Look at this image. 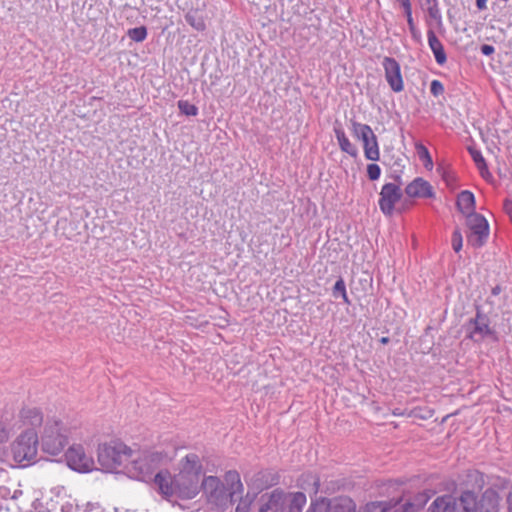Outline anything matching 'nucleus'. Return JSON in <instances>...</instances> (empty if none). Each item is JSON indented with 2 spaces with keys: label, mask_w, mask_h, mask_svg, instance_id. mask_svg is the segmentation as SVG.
<instances>
[{
  "label": "nucleus",
  "mask_w": 512,
  "mask_h": 512,
  "mask_svg": "<svg viewBox=\"0 0 512 512\" xmlns=\"http://www.w3.org/2000/svg\"><path fill=\"white\" fill-rule=\"evenodd\" d=\"M430 90L434 96H438L444 92V87L440 81L433 80L431 82Z\"/></svg>",
  "instance_id": "obj_37"
},
{
  "label": "nucleus",
  "mask_w": 512,
  "mask_h": 512,
  "mask_svg": "<svg viewBox=\"0 0 512 512\" xmlns=\"http://www.w3.org/2000/svg\"><path fill=\"white\" fill-rule=\"evenodd\" d=\"M494 51L495 49L492 45L484 44L481 46V52L486 56L493 54Z\"/></svg>",
  "instance_id": "obj_41"
},
{
  "label": "nucleus",
  "mask_w": 512,
  "mask_h": 512,
  "mask_svg": "<svg viewBox=\"0 0 512 512\" xmlns=\"http://www.w3.org/2000/svg\"><path fill=\"white\" fill-rule=\"evenodd\" d=\"M202 463L197 454L191 453L186 455L178 464V473L180 475L189 476L200 480L202 474Z\"/></svg>",
  "instance_id": "obj_14"
},
{
  "label": "nucleus",
  "mask_w": 512,
  "mask_h": 512,
  "mask_svg": "<svg viewBox=\"0 0 512 512\" xmlns=\"http://www.w3.org/2000/svg\"><path fill=\"white\" fill-rule=\"evenodd\" d=\"M264 476H265V473H263V472H259V473L257 474V478H256L254 481L256 482V481H258L260 478H263Z\"/></svg>",
  "instance_id": "obj_49"
},
{
  "label": "nucleus",
  "mask_w": 512,
  "mask_h": 512,
  "mask_svg": "<svg viewBox=\"0 0 512 512\" xmlns=\"http://www.w3.org/2000/svg\"><path fill=\"white\" fill-rule=\"evenodd\" d=\"M469 152H470V155L473 158L477 168L479 169L482 177L485 178L486 176L490 175L487 165H486V162H485L481 152L476 149H473V148H469Z\"/></svg>",
  "instance_id": "obj_27"
},
{
  "label": "nucleus",
  "mask_w": 512,
  "mask_h": 512,
  "mask_svg": "<svg viewBox=\"0 0 512 512\" xmlns=\"http://www.w3.org/2000/svg\"><path fill=\"white\" fill-rule=\"evenodd\" d=\"M504 211L510 216L512 220V200L507 199L504 201L503 205Z\"/></svg>",
  "instance_id": "obj_42"
},
{
  "label": "nucleus",
  "mask_w": 512,
  "mask_h": 512,
  "mask_svg": "<svg viewBox=\"0 0 512 512\" xmlns=\"http://www.w3.org/2000/svg\"><path fill=\"white\" fill-rule=\"evenodd\" d=\"M128 36L130 39L136 42H142L146 39L147 30L144 26L132 28L128 30Z\"/></svg>",
  "instance_id": "obj_29"
},
{
  "label": "nucleus",
  "mask_w": 512,
  "mask_h": 512,
  "mask_svg": "<svg viewBox=\"0 0 512 512\" xmlns=\"http://www.w3.org/2000/svg\"><path fill=\"white\" fill-rule=\"evenodd\" d=\"M335 135L343 152L353 157L357 156V148L349 141L342 129L335 128Z\"/></svg>",
  "instance_id": "obj_23"
},
{
  "label": "nucleus",
  "mask_w": 512,
  "mask_h": 512,
  "mask_svg": "<svg viewBox=\"0 0 512 512\" xmlns=\"http://www.w3.org/2000/svg\"><path fill=\"white\" fill-rule=\"evenodd\" d=\"M467 243L473 248L484 246L489 237V224L481 214H470L466 217Z\"/></svg>",
  "instance_id": "obj_7"
},
{
  "label": "nucleus",
  "mask_w": 512,
  "mask_h": 512,
  "mask_svg": "<svg viewBox=\"0 0 512 512\" xmlns=\"http://www.w3.org/2000/svg\"><path fill=\"white\" fill-rule=\"evenodd\" d=\"M239 499V503L236 507L235 512H249L250 502L247 499H243L242 495L240 497H236L235 501Z\"/></svg>",
  "instance_id": "obj_36"
},
{
  "label": "nucleus",
  "mask_w": 512,
  "mask_h": 512,
  "mask_svg": "<svg viewBox=\"0 0 512 512\" xmlns=\"http://www.w3.org/2000/svg\"><path fill=\"white\" fill-rule=\"evenodd\" d=\"M468 338L474 342H480L488 336L494 334V330L490 326V319L477 308L476 316L467 324Z\"/></svg>",
  "instance_id": "obj_9"
},
{
  "label": "nucleus",
  "mask_w": 512,
  "mask_h": 512,
  "mask_svg": "<svg viewBox=\"0 0 512 512\" xmlns=\"http://www.w3.org/2000/svg\"><path fill=\"white\" fill-rule=\"evenodd\" d=\"M307 512H326V507L324 504H312Z\"/></svg>",
  "instance_id": "obj_40"
},
{
  "label": "nucleus",
  "mask_w": 512,
  "mask_h": 512,
  "mask_svg": "<svg viewBox=\"0 0 512 512\" xmlns=\"http://www.w3.org/2000/svg\"><path fill=\"white\" fill-rule=\"evenodd\" d=\"M9 437L10 431L0 423V444L7 442Z\"/></svg>",
  "instance_id": "obj_39"
},
{
  "label": "nucleus",
  "mask_w": 512,
  "mask_h": 512,
  "mask_svg": "<svg viewBox=\"0 0 512 512\" xmlns=\"http://www.w3.org/2000/svg\"><path fill=\"white\" fill-rule=\"evenodd\" d=\"M334 512H356L355 504L349 498L341 499L339 504L334 506ZM364 512H387L386 505L382 502L367 504Z\"/></svg>",
  "instance_id": "obj_15"
},
{
  "label": "nucleus",
  "mask_w": 512,
  "mask_h": 512,
  "mask_svg": "<svg viewBox=\"0 0 512 512\" xmlns=\"http://www.w3.org/2000/svg\"><path fill=\"white\" fill-rule=\"evenodd\" d=\"M405 192L409 197L426 198L433 196L431 185L422 178H416L407 185Z\"/></svg>",
  "instance_id": "obj_16"
},
{
  "label": "nucleus",
  "mask_w": 512,
  "mask_h": 512,
  "mask_svg": "<svg viewBox=\"0 0 512 512\" xmlns=\"http://www.w3.org/2000/svg\"><path fill=\"white\" fill-rule=\"evenodd\" d=\"M402 192L398 185L386 183L380 192L379 207L385 215H392L395 204L401 199Z\"/></svg>",
  "instance_id": "obj_11"
},
{
  "label": "nucleus",
  "mask_w": 512,
  "mask_h": 512,
  "mask_svg": "<svg viewBox=\"0 0 512 512\" xmlns=\"http://www.w3.org/2000/svg\"><path fill=\"white\" fill-rule=\"evenodd\" d=\"M431 512H459L457 500L451 495H444L434 500Z\"/></svg>",
  "instance_id": "obj_18"
},
{
  "label": "nucleus",
  "mask_w": 512,
  "mask_h": 512,
  "mask_svg": "<svg viewBox=\"0 0 512 512\" xmlns=\"http://www.w3.org/2000/svg\"><path fill=\"white\" fill-rule=\"evenodd\" d=\"M405 15L407 17V23H408V26H409V30L412 34V37L416 40H419L420 39V32L416 29L415 25H414V22H413V18H412V10L411 11H408V12H405Z\"/></svg>",
  "instance_id": "obj_34"
},
{
  "label": "nucleus",
  "mask_w": 512,
  "mask_h": 512,
  "mask_svg": "<svg viewBox=\"0 0 512 512\" xmlns=\"http://www.w3.org/2000/svg\"><path fill=\"white\" fill-rule=\"evenodd\" d=\"M169 459L167 453L160 451H140L136 453L132 451V457L129 459L126 469L131 477L147 481L151 479L155 469Z\"/></svg>",
  "instance_id": "obj_3"
},
{
  "label": "nucleus",
  "mask_w": 512,
  "mask_h": 512,
  "mask_svg": "<svg viewBox=\"0 0 512 512\" xmlns=\"http://www.w3.org/2000/svg\"><path fill=\"white\" fill-rule=\"evenodd\" d=\"M418 154H419V156H420V158H421L422 160L427 161V164H425V166H426V167L428 166V164H429L430 166H432V160H431V157H430L429 152H428V150H427V148H426V147H424V146H422V145H421V146H419V148H418Z\"/></svg>",
  "instance_id": "obj_38"
},
{
  "label": "nucleus",
  "mask_w": 512,
  "mask_h": 512,
  "mask_svg": "<svg viewBox=\"0 0 512 512\" xmlns=\"http://www.w3.org/2000/svg\"><path fill=\"white\" fill-rule=\"evenodd\" d=\"M224 481L225 484L216 476H208L203 479L201 485L208 502L223 509L234 503L235 498L240 497L244 491L237 471L226 472Z\"/></svg>",
  "instance_id": "obj_1"
},
{
  "label": "nucleus",
  "mask_w": 512,
  "mask_h": 512,
  "mask_svg": "<svg viewBox=\"0 0 512 512\" xmlns=\"http://www.w3.org/2000/svg\"><path fill=\"white\" fill-rule=\"evenodd\" d=\"M22 416L29 420V424L32 426H38L42 423L43 418L40 411L36 408L27 409L22 411Z\"/></svg>",
  "instance_id": "obj_28"
},
{
  "label": "nucleus",
  "mask_w": 512,
  "mask_h": 512,
  "mask_svg": "<svg viewBox=\"0 0 512 512\" xmlns=\"http://www.w3.org/2000/svg\"><path fill=\"white\" fill-rule=\"evenodd\" d=\"M19 486L12 487L9 483L0 485V497L3 499H18L22 495V491L18 489Z\"/></svg>",
  "instance_id": "obj_26"
},
{
  "label": "nucleus",
  "mask_w": 512,
  "mask_h": 512,
  "mask_svg": "<svg viewBox=\"0 0 512 512\" xmlns=\"http://www.w3.org/2000/svg\"><path fill=\"white\" fill-rule=\"evenodd\" d=\"M354 134L363 142L365 157L372 161L379 159V147L377 138L370 126L361 123H353Z\"/></svg>",
  "instance_id": "obj_8"
},
{
  "label": "nucleus",
  "mask_w": 512,
  "mask_h": 512,
  "mask_svg": "<svg viewBox=\"0 0 512 512\" xmlns=\"http://www.w3.org/2000/svg\"><path fill=\"white\" fill-rule=\"evenodd\" d=\"M256 487H257V489H263L264 486L257 485Z\"/></svg>",
  "instance_id": "obj_50"
},
{
  "label": "nucleus",
  "mask_w": 512,
  "mask_h": 512,
  "mask_svg": "<svg viewBox=\"0 0 512 512\" xmlns=\"http://www.w3.org/2000/svg\"><path fill=\"white\" fill-rule=\"evenodd\" d=\"M177 105L180 112L186 116H196L198 113V108L188 101L179 100Z\"/></svg>",
  "instance_id": "obj_30"
},
{
  "label": "nucleus",
  "mask_w": 512,
  "mask_h": 512,
  "mask_svg": "<svg viewBox=\"0 0 512 512\" xmlns=\"http://www.w3.org/2000/svg\"><path fill=\"white\" fill-rule=\"evenodd\" d=\"M508 508H509V512H512V490L510 491L509 495H508Z\"/></svg>",
  "instance_id": "obj_46"
},
{
  "label": "nucleus",
  "mask_w": 512,
  "mask_h": 512,
  "mask_svg": "<svg viewBox=\"0 0 512 512\" xmlns=\"http://www.w3.org/2000/svg\"><path fill=\"white\" fill-rule=\"evenodd\" d=\"M428 36V44L430 49L432 50L435 60L439 65H443L446 60V53L444 51V47L438 37L436 36L435 32L433 30H428L427 32Z\"/></svg>",
  "instance_id": "obj_20"
},
{
  "label": "nucleus",
  "mask_w": 512,
  "mask_h": 512,
  "mask_svg": "<svg viewBox=\"0 0 512 512\" xmlns=\"http://www.w3.org/2000/svg\"><path fill=\"white\" fill-rule=\"evenodd\" d=\"M185 20L197 31H203L206 28L205 15L202 10H190L185 15Z\"/></svg>",
  "instance_id": "obj_22"
},
{
  "label": "nucleus",
  "mask_w": 512,
  "mask_h": 512,
  "mask_svg": "<svg viewBox=\"0 0 512 512\" xmlns=\"http://www.w3.org/2000/svg\"><path fill=\"white\" fill-rule=\"evenodd\" d=\"M333 295H334V297H338L340 295V296H342L343 300L346 303H349L348 297L346 294L345 283L342 278H340L339 280L336 281L334 288H333Z\"/></svg>",
  "instance_id": "obj_32"
},
{
  "label": "nucleus",
  "mask_w": 512,
  "mask_h": 512,
  "mask_svg": "<svg viewBox=\"0 0 512 512\" xmlns=\"http://www.w3.org/2000/svg\"><path fill=\"white\" fill-rule=\"evenodd\" d=\"M302 483L300 484L301 488L306 490L309 493L316 494L319 490V478L308 474L302 477L301 479Z\"/></svg>",
  "instance_id": "obj_25"
},
{
  "label": "nucleus",
  "mask_w": 512,
  "mask_h": 512,
  "mask_svg": "<svg viewBox=\"0 0 512 512\" xmlns=\"http://www.w3.org/2000/svg\"><path fill=\"white\" fill-rule=\"evenodd\" d=\"M452 248L453 250L458 253L463 246V237L462 233L459 228H456L452 234Z\"/></svg>",
  "instance_id": "obj_33"
},
{
  "label": "nucleus",
  "mask_w": 512,
  "mask_h": 512,
  "mask_svg": "<svg viewBox=\"0 0 512 512\" xmlns=\"http://www.w3.org/2000/svg\"><path fill=\"white\" fill-rule=\"evenodd\" d=\"M131 457L132 450L124 443L102 444L98 448V462L108 472L126 468Z\"/></svg>",
  "instance_id": "obj_5"
},
{
  "label": "nucleus",
  "mask_w": 512,
  "mask_h": 512,
  "mask_svg": "<svg viewBox=\"0 0 512 512\" xmlns=\"http://www.w3.org/2000/svg\"><path fill=\"white\" fill-rule=\"evenodd\" d=\"M67 464L73 470L79 472L91 471L94 461L91 456L87 455L81 445H73L66 452Z\"/></svg>",
  "instance_id": "obj_10"
},
{
  "label": "nucleus",
  "mask_w": 512,
  "mask_h": 512,
  "mask_svg": "<svg viewBox=\"0 0 512 512\" xmlns=\"http://www.w3.org/2000/svg\"><path fill=\"white\" fill-rule=\"evenodd\" d=\"M493 293H494V294L498 293V290L495 288V289L493 290Z\"/></svg>",
  "instance_id": "obj_51"
},
{
  "label": "nucleus",
  "mask_w": 512,
  "mask_h": 512,
  "mask_svg": "<svg viewBox=\"0 0 512 512\" xmlns=\"http://www.w3.org/2000/svg\"><path fill=\"white\" fill-rule=\"evenodd\" d=\"M100 507L97 503H87L86 510L87 512H91L93 510H98Z\"/></svg>",
  "instance_id": "obj_44"
},
{
  "label": "nucleus",
  "mask_w": 512,
  "mask_h": 512,
  "mask_svg": "<svg viewBox=\"0 0 512 512\" xmlns=\"http://www.w3.org/2000/svg\"><path fill=\"white\" fill-rule=\"evenodd\" d=\"M457 208L466 217L470 214H477L475 210V198L472 192L464 190L457 197Z\"/></svg>",
  "instance_id": "obj_19"
},
{
  "label": "nucleus",
  "mask_w": 512,
  "mask_h": 512,
  "mask_svg": "<svg viewBox=\"0 0 512 512\" xmlns=\"http://www.w3.org/2000/svg\"><path fill=\"white\" fill-rule=\"evenodd\" d=\"M396 1L399 2L401 4V6L403 7L404 13L412 10L410 0H396Z\"/></svg>",
  "instance_id": "obj_43"
},
{
  "label": "nucleus",
  "mask_w": 512,
  "mask_h": 512,
  "mask_svg": "<svg viewBox=\"0 0 512 512\" xmlns=\"http://www.w3.org/2000/svg\"><path fill=\"white\" fill-rule=\"evenodd\" d=\"M154 482L160 493L167 499L171 497L192 499L198 494L200 488L199 479L180 474L172 476L167 470L158 472Z\"/></svg>",
  "instance_id": "obj_2"
},
{
  "label": "nucleus",
  "mask_w": 512,
  "mask_h": 512,
  "mask_svg": "<svg viewBox=\"0 0 512 512\" xmlns=\"http://www.w3.org/2000/svg\"><path fill=\"white\" fill-rule=\"evenodd\" d=\"M478 512H497L499 497L496 491L487 489L478 500Z\"/></svg>",
  "instance_id": "obj_17"
},
{
  "label": "nucleus",
  "mask_w": 512,
  "mask_h": 512,
  "mask_svg": "<svg viewBox=\"0 0 512 512\" xmlns=\"http://www.w3.org/2000/svg\"><path fill=\"white\" fill-rule=\"evenodd\" d=\"M457 504L459 512H478V500L471 491L463 492Z\"/></svg>",
  "instance_id": "obj_21"
},
{
  "label": "nucleus",
  "mask_w": 512,
  "mask_h": 512,
  "mask_svg": "<svg viewBox=\"0 0 512 512\" xmlns=\"http://www.w3.org/2000/svg\"><path fill=\"white\" fill-rule=\"evenodd\" d=\"M383 67L385 70V78L395 92L403 90V80L400 72L399 63L391 57H385L383 60Z\"/></svg>",
  "instance_id": "obj_13"
},
{
  "label": "nucleus",
  "mask_w": 512,
  "mask_h": 512,
  "mask_svg": "<svg viewBox=\"0 0 512 512\" xmlns=\"http://www.w3.org/2000/svg\"><path fill=\"white\" fill-rule=\"evenodd\" d=\"M380 342H381L382 344H387V343L389 342V338H388V337H382V338L380 339Z\"/></svg>",
  "instance_id": "obj_48"
},
{
  "label": "nucleus",
  "mask_w": 512,
  "mask_h": 512,
  "mask_svg": "<svg viewBox=\"0 0 512 512\" xmlns=\"http://www.w3.org/2000/svg\"><path fill=\"white\" fill-rule=\"evenodd\" d=\"M38 451V435L33 429L24 431L13 443L12 453L16 462L32 461Z\"/></svg>",
  "instance_id": "obj_6"
},
{
  "label": "nucleus",
  "mask_w": 512,
  "mask_h": 512,
  "mask_svg": "<svg viewBox=\"0 0 512 512\" xmlns=\"http://www.w3.org/2000/svg\"><path fill=\"white\" fill-rule=\"evenodd\" d=\"M69 429L56 419H47L41 436V445L44 452L58 455L67 444Z\"/></svg>",
  "instance_id": "obj_4"
},
{
  "label": "nucleus",
  "mask_w": 512,
  "mask_h": 512,
  "mask_svg": "<svg viewBox=\"0 0 512 512\" xmlns=\"http://www.w3.org/2000/svg\"><path fill=\"white\" fill-rule=\"evenodd\" d=\"M261 500L259 512H286L287 495L280 490L263 495Z\"/></svg>",
  "instance_id": "obj_12"
},
{
  "label": "nucleus",
  "mask_w": 512,
  "mask_h": 512,
  "mask_svg": "<svg viewBox=\"0 0 512 512\" xmlns=\"http://www.w3.org/2000/svg\"><path fill=\"white\" fill-rule=\"evenodd\" d=\"M486 2H487V0H476V5L479 9H485Z\"/></svg>",
  "instance_id": "obj_45"
},
{
  "label": "nucleus",
  "mask_w": 512,
  "mask_h": 512,
  "mask_svg": "<svg viewBox=\"0 0 512 512\" xmlns=\"http://www.w3.org/2000/svg\"><path fill=\"white\" fill-rule=\"evenodd\" d=\"M287 504L286 512H301L306 504V496L302 492L295 493L291 497H287Z\"/></svg>",
  "instance_id": "obj_24"
},
{
  "label": "nucleus",
  "mask_w": 512,
  "mask_h": 512,
  "mask_svg": "<svg viewBox=\"0 0 512 512\" xmlns=\"http://www.w3.org/2000/svg\"><path fill=\"white\" fill-rule=\"evenodd\" d=\"M402 508H404V512H407L408 510H410L412 508V504L407 502L404 505H402Z\"/></svg>",
  "instance_id": "obj_47"
},
{
  "label": "nucleus",
  "mask_w": 512,
  "mask_h": 512,
  "mask_svg": "<svg viewBox=\"0 0 512 512\" xmlns=\"http://www.w3.org/2000/svg\"><path fill=\"white\" fill-rule=\"evenodd\" d=\"M381 169L377 164H369L367 166L368 178L372 181L377 180L380 177Z\"/></svg>",
  "instance_id": "obj_35"
},
{
  "label": "nucleus",
  "mask_w": 512,
  "mask_h": 512,
  "mask_svg": "<svg viewBox=\"0 0 512 512\" xmlns=\"http://www.w3.org/2000/svg\"><path fill=\"white\" fill-rule=\"evenodd\" d=\"M3 483H9L14 488L15 486H20V482L17 477L11 476L10 472L4 468H0V485Z\"/></svg>",
  "instance_id": "obj_31"
}]
</instances>
